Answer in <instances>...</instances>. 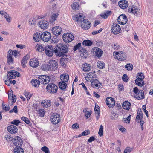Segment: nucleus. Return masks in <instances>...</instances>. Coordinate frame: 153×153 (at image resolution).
Returning <instances> with one entry per match:
<instances>
[{"label":"nucleus","mask_w":153,"mask_h":153,"mask_svg":"<svg viewBox=\"0 0 153 153\" xmlns=\"http://www.w3.org/2000/svg\"><path fill=\"white\" fill-rule=\"evenodd\" d=\"M54 51L57 56L59 57L64 56L68 52V46L67 45L59 44L55 47Z\"/></svg>","instance_id":"obj_1"},{"label":"nucleus","mask_w":153,"mask_h":153,"mask_svg":"<svg viewBox=\"0 0 153 153\" xmlns=\"http://www.w3.org/2000/svg\"><path fill=\"white\" fill-rule=\"evenodd\" d=\"M54 51L57 56L59 57L64 56L68 52V46L67 45L59 44L55 47Z\"/></svg>","instance_id":"obj_2"},{"label":"nucleus","mask_w":153,"mask_h":153,"mask_svg":"<svg viewBox=\"0 0 153 153\" xmlns=\"http://www.w3.org/2000/svg\"><path fill=\"white\" fill-rule=\"evenodd\" d=\"M136 77L137 79L135 80L136 84L139 86H143L144 85L143 80L145 78L143 74L141 72L138 73Z\"/></svg>","instance_id":"obj_3"},{"label":"nucleus","mask_w":153,"mask_h":153,"mask_svg":"<svg viewBox=\"0 0 153 153\" xmlns=\"http://www.w3.org/2000/svg\"><path fill=\"white\" fill-rule=\"evenodd\" d=\"M133 91L134 93V97L138 100H141L144 98V92L142 90H139L137 87H134L133 89Z\"/></svg>","instance_id":"obj_4"},{"label":"nucleus","mask_w":153,"mask_h":153,"mask_svg":"<svg viewBox=\"0 0 153 153\" xmlns=\"http://www.w3.org/2000/svg\"><path fill=\"white\" fill-rule=\"evenodd\" d=\"M46 88L48 92L50 94H53L57 92L58 87L54 83H48L46 87Z\"/></svg>","instance_id":"obj_5"},{"label":"nucleus","mask_w":153,"mask_h":153,"mask_svg":"<svg viewBox=\"0 0 153 153\" xmlns=\"http://www.w3.org/2000/svg\"><path fill=\"white\" fill-rule=\"evenodd\" d=\"M126 57V54L124 52L119 51L115 53V58L120 61L125 60Z\"/></svg>","instance_id":"obj_6"},{"label":"nucleus","mask_w":153,"mask_h":153,"mask_svg":"<svg viewBox=\"0 0 153 153\" xmlns=\"http://www.w3.org/2000/svg\"><path fill=\"white\" fill-rule=\"evenodd\" d=\"M38 79L40 80L42 83L44 84H47L49 83L51 78L50 76L42 75L39 76Z\"/></svg>","instance_id":"obj_7"},{"label":"nucleus","mask_w":153,"mask_h":153,"mask_svg":"<svg viewBox=\"0 0 153 153\" xmlns=\"http://www.w3.org/2000/svg\"><path fill=\"white\" fill-rule=\"evenodd\" d=\"M62 38L65 42L69 43L72 41L74 39V36L70 33H67L63 35Z\"/></svg>","instance_id":"obj_8"},{"label":"nucleus","mask_w":153,"mask_h":153,"mask_svg":"<svg viewBox=\"0 0 153 153\" xmlns=\"http://www.w3.org/2000/svg\"><path fill=\"white\" fill-rule=\"evenodd\" d=\"M45 52L46 54L49 56L51 57L53 54V48L51 45H48L45 47Z\"/></svg>","instance_id":"obj_9"},{"label":"nucleus","mask_w":153,"mask_h":153,"mask_svg":"<svg viewBox=\"0 0 153 153\" xmlns=\"http://www.w3.org/2000/svg\"><path fill=\"white\" fill-rule=\"evenodd\" d=\"M13 143L16 147L21 146L23 144V141L21 138L18 136H16L13 139Z\"/></svg>","instance_id":"obj_10"},{"label":"nucleus","mask_w":153,"mask_h":153,"mask_svg":"<svg viewBox=\"0 0 153 153\" xmlns=\"http://www.w3.org/2000/svg\"><path fill=\"white\" fill-rule=\"evenodd\" d=\"M51 37V33L48 32H44L41 34V37L42 40L45 42L49 41Z\"/></svg>","instance_id":"obj_11"},{"label":"nucleus","mask_w":153,"mask_h":153,"mask_svg":"<svg viewBox=\"0 0 153 153\" xmlns=\"http://www.w3.org/2000/svg\"><path fill=\"white\" fill-rule=\"evenodd\" d=\"M120 30V27L118 24H114L111 27V31L114 34H117L119 33Z\"/></svg>","instance_id":"obj_12"},{"label":"nucleus","mask_w":153,"mask_h":153,"mask_svg":"<svg viewBox=\"0 0 153 153\" xmlns=\"http://www.w3.org/2000/svg\"><path fill=\"white\" fill-rule=\"evenodd\" d=\"M54 115L51 116V121L52 123L54 124H58L60 121V116L57 113L53 114Z\"/></svg>","instance_id":"obj_13"},{"label":"nucleus","mask_w":153,"mask_h":153,"mask_svg":"<svg viewBox=\"0 0 153 153\" xmlns=\"http://www.w3.org/2000/svg\"><path fill=\"white\" fill-rule=\"evenodd\" d=\"M128 12L132 13L136 16L139 15L140 13V10L135 7H129L128 9Z\"/></svg>","instance_id":"obj_14"},{"label":"nucleus","mask_w":153,"mask_h":153,"mask_svg":"<svg viewBox=\"0 0 153 153\" xmlns=\"http://www.w3.org/2000/svg\"><path fill=\"white\" fill-rule=\"evenodd\" d=\"M38 24L39 27L41 29H45L48 27L49 23L48 21L42 19L39 21Z\"/></svg>","instance_id":"obj_15"},{"label":"nucleus","mask_w":153,"mask_h":153,"mask_svg":"<svg viewBox=\"0 0 153 153\" xmlns=\"http://www.w3.org/2000/svg\"><path fill=\"white\" fill-rule=\"evenodd\" d=\"M50 68V70H54L58 68V64L56 61L54 60H51L48 64Z\"/></svg>","instance_id":"obj_16"},{"label":"nucleus","mask_w":153,"mask_h":153,"mask_svg":"<svg viewBox=\"0 0 153 153\" xmlns=\"http://www.w3.org/2000/svg\"><path fill=\"white\" fill-rule=\"evenodd\" d=\"M117 21L118 23L120 24H125L127 21V18L125 15L122 14L119 16Z\"/></svg>","instance_id":"obj_17"},{"label":"nucleus","mask_w":153,"mask_h":153,"mask_svg":"<svg viewBox=\"0 0 153 153\" xmlns=\"http://www.w3.org/2000/svg\"><path fill=\"white\" fill-rule=\"evenodd\" d=\"M107 105L109 107H113L115 105L114 99L111 97H107L106 100Z\"/></svg>","instance_id":"obj_18"},{"label":"nucleus","mask_w":153,"mask_h":153,"mask_svg":"<svg viewBox=\"0 0 153 153\" xmlns=\"http://www.w3.org/2000/svg\"><path fill=\"white\" fill-rule=\"evenodd\" d=\"M53 33L56 36L60 35L62 32V29L59 26H56L52 29Z\"/></svg>","instance_id":"obj_19"},{"label":"nucleus","mask_w":153,"mask_h":153,"mask_svg":"<svg viewBox=\"0 0 153 153\" xmlns=\"http://www.w3.org/2000/svg\"><path fill=\"white\" fill-rule=\"evenodd\" d=\"M29 64L32 67L36 68L39 65V61L36 58H34L30 60Z\"/></svg>","instance_id":"obj_20"},{"label":"nucleus","mask_w":153,"mask_h":153,"mask_svg":"<svg viewBox=\"0 0 153 153\" xmlns=\"http://www.w3.org/2000/svg\"><path fill=\"white\" fill-rule=\"evenodd\" d=\"M93 52L95 56L98 57H101L103 54V51L102 50L98 47L94 48H93Z\"/></svg>","instance_id":"obj_21"},{"label":"nucleus","mask_w":153,"mask_h":153,"mask_svg":"<svg viewBox=\"0 0 153 153\" xmlns=\"http://www.w3.org/2000/svg\"><path fill=\"white\" fill-rule=\"evenodd\" d=\"M81 26L83 29H88L90 27V23L88 20L84 19L82 22Z\"/></svg>","instance_id":"obj_22"},{"label":"nucleus","mask_w":153,"mask_h":153,"mask_svg":"<svg viewBox=\"0 0 153 153\" xmlns=\"http://www.w3.org/2000/svg\"><path fill=\"white\" fill-rule=\"evenodd\" d=\"M7 130L8 132L11 134H15L18 130L17 127L13 125H10L7 127Z\"/></svg>","instance_id":"obj_23"},{"label":"nucleus","mask_w":153,"mask_h":153,"mask_svg":"<svg viewBox=\"0 0 153 153\" xmlns=\"http://www.w3.org/2000/svg\"><path fill=\"white\" fill-rule=\"evenodd\" d=\"M118 4L120 7L123 9L127 8L128 5V1L126 0L120 1L118 2Z\"/></svg>","instance_id":"obj_24"},{"label":"nucleus","mask_w":153,"mask_h":153,"mask_svg":"<svg viewBox=\"0 0 153 153\" xmlns=\"http://www.w3.org/2000/svg\"><path fill=\"white\" fill-rule=\"evenodd\" d=\"M73 19L78 22H82L83 20H84L83 16L80 14H77L75 16L73 17Z\"/></svg>","instance_id":"obj_25"},{"label":"nucleus","mask_w":153,"mask_h":153,"mask_svg":"<svg viewBox=\"0 0 153 153\" xmlns=\"http://www.w3.org/2000/svg\"><path fill=\"white\" fill-rule=\"evenodd\" d=\"M41 37V34H40V33L38 32H36L34 34L33 39L35 42H39L40 39L42 40V38Z\"/></svg>","instance_id":"obj_26"},{"label":"nucleus","mask_w":153,"mask_h":153,"mask_svg":"<svg viewBox=\"0 0 153 153\" xmlns=\"http://www.w3.org/2000/svg\"><path fill=\"white\" fill-rule=\"evenodd\" d=\"M122 106L124 109L128 110L130 108L131 104L128 101H126L123 102Z\"/></svg>","instance_id":"obj_27"},{"label":"nucleus","mask_w":153,"mask_h":153,"mask_svg":"<svg viewBox=\"0 0 153 153\" xmlns=\"http://www.w3.org/2000/svg\"><path fill=\"white\" fill-rule=\"evenodd\" d=\"M83 70L85 72L89 71L91 69V66L90 64L87 63L83 64L82 66Z\"/></svg>","instance_id":"obj_28"},{"label":"nucleus","mask_w":153,"mask_h":153,"mask_svg":"<svg viewBox=\"0 0 153 153\" xmlns=\"http://www.w3.org/2000/svg\"><path fill=\"white\" fill-rule=\"evenodd\" d=\"M60 79L62 82H67L69 79V75L67 74H63L60 76Z\"/></svg>","instance_id":"obj_29"},{"label":"nucleus","mask_w":153,"mask_h":153,"mask_svg":"<svg viewBox=\"0 0 153 153\" xmlns=\"http://www.w3.org/2000/svg\"><path fill=\"white\" fill-rule=\"evenodd\" d=\"M41 82L40 80L33 79L31 81V83L35 87H38L39 86L40 82Z\"/></svg>","instance_id":"obj_30"},{"label":"nucleus","mask_w":153,"mask_h":153,"mask_svg":"<svg viewBox=\"0 0 153 153\" xmlns=\"http://www.w3.org/2000/svg\"><path fill=\"white\" fill-rule=\"evenodd\" d=\"M41 104L45 108L50 107L51 105V103L50 100L42 101Z\"/></svg>","instance_id":"obj_31"},{"label":"nucleus","mask_w":153,"mask_h":153,"mask_svg":"<svg viewBox=\"0 0 153 153\" xmlns=\"http://www.w3.org/2000/svg\"><path fill=\"white\" fill-rule=\"evenodd\" d=\"M3 80L5 84L8 86H9L10 85L11 81L10 80L8 74L4 77Z\"/></svg>","instance_id":"obj_32"},{"label":"nucleus","mask_w":153,"mask_h":153,"mask_svg":"<svg viewBox=\"0 0 153 153\" xmlns=\"http://www.w3.org/2000/svg\"><path fill=\"white\" fill-rule=\"evenodd\" d=\"M65 82H60L59 83V88L62 90H64L67 87V85Z\"/></svg>","instance_id":"obj_33"},{"label":"nucleus","mask_w":153,"mask_h":153,"mask_svg":"<svg viewBox=\"0 0 153 153\" xmlns=\"http://www.w3.org/2000/svg\"><path fill=\"white\" fill-rule=\"evenodd\" d=\"M27 55H26L25 56H24L22 60L21 64L22 66L24 68L25 67V64L27 63V60L28 59V57H27Z\"/></svg>","instance_id":"obj_34"},{"label":"nucleus","mask_w":153,"mask_h":153,"mask_svg":"<svg viewBox=\"0 0 153 153\" xmlns=\"http://www.w3.org/2000/svg\"><path fill=\"white\" fill-rule=\"evenodd\" d=\"M15 73H16V71L14 70L10 71L8 72V74L9 75L10 78V79H14L16 77Z\"/></svg>","instance_id":"obj_35"},{"label":"nucleus","mask_w":153,"mask_h":153,"mask_svg":"<svg viewBox=\"0 0 153 153\" xmlns=\"http://www.w3.org/2000/svg\"><path fill=\"white\" fill-rule=\"evenodd\" d=\"M21 147H16L14 149V151L15 153H23V150Z\"/></svg>","instance_id":"obj_36"},{"label":"nucleus","mask_w":153,"mask_h":153,"mask_svg":"<svg viewBox=\"0 0 153 153\" xmlns=\"http://www.w3.org/2000/svg\"><path fill=\"white\" fill-rule=\"evenodd\" d=\"M92 42L89 40H84L82 42L83 45L86 46H90L92 44Z\"/></svg>","instance_id":"obj_37"},{"label":"nucleus","mask_w":153,"mask_h":153,"mask_svg":"<svg viewBox=\"0 0 153 153\" xmlns=\"http://www.w3.org/2000/svg\"><path fill=\"white\" fill-rule=\"evenodd\" d=\"M36 48L38 51L42 52L43 51L45 50V48H44L41 45L37 44L36 46Z\"/></svg>","instance_id":"obj_38"},{"label":"nucleus","mask_w":153,"mask_h":153,"mask_svg":"<svg viewBox=\"0 0 153 153\" xmlns=\"http://www.w3.org/2000/svg\"><path fill=\"white\" fill-rule=\"evenodd\" d=\"M7 65H10V64H13V59L12 57H7Z\"/></svg>","instance_id":"obj_39"},{"label":"nucleus","mask_w":153,"mask_h":153,"mask_svg":"<svg viewBox=\"0 0 153 153\" xmlns=\"http://www.w3.org/2000/svg\"><path fill=\"white\" fill-rule=\"evenodd\" d=\"M58 15L59 14L58 13H54L52 14L51 17V19L50 20L51 22L52 23L54 22L57 18L58 16Z\"/></svg>","instance_id":"obj_40"},{"label":"nucleus","mask_w":153,"mask_h":153,"mask_svg":"<svg viewBox=\"0 0 153 153\" xmlns=\"http://www.w3.org/2000/svg\"><path fill=\"white\" fill-rule=\"evenodd\" d=\"M126 69L128 70H131L133 68V66L132 64H127L125 66Z\"/></svg>","instance_id":"obj_41"},{"label":"nucleus","mask_w":153,"mask_h":153,"mask_svg":"<svg viewBox=\"0 0 153 153\" xmlns=\"http://www.w3.org/2000/svg\"><path fill=\"white\" fill-rule=\"evenodd\" d=\"M38 113L40 117H43L45 115V110L44 109H40L38 111Z\"/></svg>","instance_id":"obj_42"},{"label":"nucleus","mask_w":153,"mask_h":153,"mask_svg":"<svg viewBox=\"0 0 153 153\" xmlns=\"http://www.w3.org/2000/svg\"><path fill=\"white\" fill-rule=\"evenodd\" d=\"M111 14V11H107L103 15H101V16L103 18L106 19L108 17L109 15H110Z\"/></svg>","instance_id":"obj_43"},{"label":"nucleus","mask_w":153,"mask_h":153,"mask_svg":"<svg viewBox=\"0 0 153 153\" xmlns=\"http://www.w3.org/2000/svg\"><path fill=\"white\" fill-rule=\"evenodd\" d=\"M41 69L43 71H47L50 70V68L48 65H43L41 66Z\"/></svg>","instance_id":"obj_44"},{"label":"nucleus","mask_w":153,"mask_h":153,"mask_svg":"<svg viewBox=\"0 0 153 153\" xmlns=\"http://www.w3.org/2000/svg\"><path fill=\"white\" fill-rule=\"evenodd\" d=\"M72 8L73 9L75 10H77L79 8V4L76 2H75L72 6Z\"/></svg>","instance_id":"obj_45"},{"label":"nucleus","mask_w":153,"mask_h":153,"mask_svg":"<svg viewBox=\"0 0 153 153\" xmlns=\"http://www.w3.org/2000/svg\"><path fill=\"white\" fill-rule=\"evenodd\" d=\"M21 119L27 124H29L30 123V121L26 117H21Z\"/></svg>","instance_id":"obj_46"},{"label":"nucleus","mask_w":153,"mask_h":153,"mask_svg":"<svg viewBox=\"0 0 153 153\" xmlns=\"http://www.w3.org/2000/svg\"><path fill=\"white\" fill-rule=\"evenodd\" d=\"M103 126L102 125H101L98 132V134L100 136H103Z\"/></svg>","instance_id":"obj_47"},{"label":"nucleus","mask_w":153,"mask_h":153,"mask_svg":"<svg viewBox=\"0 0 153 153\" xmlns=\"http://www.w3.org/2000/svg\"><path fill=\"white\" fill-rule=\"evenodd\" d=\"M3 109V110H5L6 111H8L10 110V107L9 105H6L5 104H4L3 103L2 104Z\"/></svg>","instance_id":"obj_48"},{"label":"nucleus","mask_w":153,"mask_h":153,"mask_svg":"<svg viewBox=\"0 0 153 153\" xmlns=\"http://www.w3.org/2000/svg\"><path fill=\"white\" fill-rule=\"evenodd\" d=\"M79 52H81L82 53H83V55L86 58L87 56L88 55V53L87 51L85 49H82V50H80Z\"/></svg>","instance_id":"obj_49"},{"label":"nucleus","mask_w":153,"mask_h":153,"mask_svg":"<svg viewBox=\"0 0 153 153\" xmlns=\"http://www.w3.org/2000/svg\"><path fill=\"white\" fill-rule=\"evenodd\" d=\"M29 94V93L26 91H25L24 93V95L26 97L28 100L30 99L31 97V94Z\"/></svg>","instance_id":"obj_50"},{"label":"nucleus","mask_w":153,"mask_h":153,"mask_svg":"<svg viewBox=\"0 0 153 153\" xmlns=\"http://www.w3.org/2000/svg\"><path fill=\"white\" fill-rule=\"evenodd\" d=\"M122 79L123 81L125 82H127L128 81V77L126 74H124L123 75Z\"/></svg>","instance_id":"obj_51"},{"label":"nucleus","mask_w":153,"mask_h":153,"mask_svg":"<svg viewBox=\"0 0 153 153\" xmlns=\"http://www.w3.org/2000/svg\"><path fill=\"white\" fill-rule=\"evenodd\" d=\"M41 150L45 152V153H50L49 149L46 146H44L41 148Z\"/></svg>","instance_id":"obj_52"},{"label":"nucleus","mask_w":153,"mask_h":153,"mask_svg":"<svg viewBox=\"0 0 153 153\" xmlns=\"http://www.w3.org/2000/svg\"><path fill=\"white\" fill-rule=\"evenodd\" d=\"M101 85V83L100 82L91 85L93 88H100Z\"/></svg>","instance_id":"obj_53"},{"label":"nucleus","mask_w":153,"mask_h":153,"mask_svg":"<svg viewBox=\"0 0 153 153\" xmlns=\"http://www.w3.org/2000/svg\"><path fill=\"white\" fill-rule=\"evenodd\" d=\"M13 55V51L11 49L8 50L7 52V57H12Z\"/></svg>","instance_id":"obj_54"},{"label":"nucleus","mask_w":153,"mask_h":153,"mask_svg":"<svg viewBox=\"0 0 153 153\" xmlns=\"http://www.w3.org/2000/svg\"><path fill=\"white\" fill-rule=\"evenodd\" d=\"M5 18L6 19V20L8 22H10L11 20V18L9 16V15L6 13L4 16Z\"/></svg>","instance_id":"obj_55"},{"label":"nucleus","mask_w":153,"mask_h":153,"mask_svg":"<svg viewBox=\"0 0 153 153\" xmlns=\"http://www.w3.org/2000/svg\"><path fill=\"white\" fill-rule=\"evenodd\" d=\"M132 150V149L129 147H127L124 150L123 153H130Z\"/></svg>","instance_id":"obj_56"},{"label":"nucleus","mask_w":153,"mask_h":153,"mask_svg":"<svg viewBox=\"0 0 153 153\" xmlns=\"http://www.w3.org/2000/svg\"><path fill=\"white\" fill-rule=\"evenodd\" d=\"M81 44V43H78L74 47V48L73 49V50L74 51H76L80 47Z\"/></svg>","instance_id":"obj_57"},{"label":"nucleus","mask_w":153,"mask_h":153,"mask_svg":"<svg viewBox=\"0 0 153 153\" xmlns=\"http://www.w3.org/2000/svg\"><path fill=\"white\" fill-rule=\"evenodd\" d=\"M143 118V116L137 115L135 119L136 121H137V123H139L140 121L142 120Z\"/></svg>","instance_id":"obj_58"},{"label":"nucleus","mask_w":153,"mask_h":153,"mask_svg":"<svg viewBox=\"0 0 153 153\" xmlns=\"http://www.w3.org/2000/svg\"><path fill=\"white\" fill-rule=\"evenodd\" d=\"M19 121L17 120H15L11 122V124H14L16 125L17 126L18 124L20 123Z\"/></svg>","instance_id":"obj_59"},{"label":"nucleus","mask_w":153,"mask_h":153,"mask_svg":"<svg viewBox=\"0 0 153 153\" xmlns=\"http://www.w3.org/2000/svg\"><path fill=\"white\" fill-rule=\"evenodd\" d=\"M90 134V131L89 130H85L82 133V135L83 136H85L88 135Z\"/></svg>","instance_id":"obj_60"},{"label":"nucleus","mask_w":153,"mask_h":153,"mask_svg":"<svg viewBox=\"0 0 153 153\" xmlns=\"http://www.w3.org/2000/svg\"><path fill=\"white\" fill-rule=\"evenodd\" d=\"M143 109L147 117H148V111L146 109V105H144L143 106Z\"/></svg>","instance_id":"obj_61"},{"label":"nucleus","mask_w":153,"mask_h":153,"mask_svg":"<svg viewBox=\"0 0 153 153\" xmlns=\"http://www.w3.org/2000/svg\"><path fill=\"white\" fill-rule=\"evenodd\" d=\"M103 29L102 28H100L99 30L94 31L92 32V34L93 35H96L98 33H100L102 31Z\"/></svg>","instance_id":"obj_62"},{"label":"nucleus","mask_w":153,"mask_h":153,"mask_svg":"<svg viewBox=\"0 0 153 153\" xmlns=\"http://www.w3.org/2000/svg\"><path fill=\"white\" fill-rule=\"evenodd\" d=\"M98 67H100V69L103 68L104 66V64L103 63V62H100L99 63V65H98Z\"/></svg>","instance_id":"obj_63"},{"label":"nucleus","mask_w":153,"mask_h":153,"mask_svg":"<svg viewBox=\"0 0 153 153\" xmlns=\"http://www.w3.org/2000/svg\"><path fill=\"white\" fill-rule=\"evenodd\" d=\"M90 82H91V85L97 83L99 82L97 79H94V78H93L92 79H91Z\"/></svg>","instance_id":"obj_64"}]
</instances>
